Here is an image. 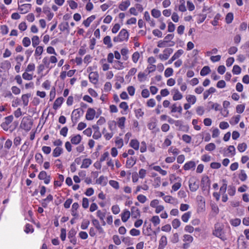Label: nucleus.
I'll return each mask as SVG.
<instances>
[{
    "mask_svg": "<svg viewBox=\"0 0 249 249\" xmlns=\"http://www.w3.org/2000/svg\"><path fill=\"white\" fill-rule=\"evenodd\" d=\"M129 34L127 30L123 29L120 32L119 35L113 38V41L114 42H122L123 41H127L128 39Z\"/></svg>",
    "mask_w": 249,
    "mask_h": 249,
    "instance_id": "1",
    "label": "nucleus"
},
{
    "mask_svg": "<svg viewBox=\"0 0 249 249\" xmlns=\"http://www.w3.org/2000/svg\"><path fill=\"white\" fill-rule=\"evenodd\" d=\"M84 110L82 108H79L74 109L71 116V121L75 125L78 122L80 117L83 115Z\"/></svg>",
    "mask_w": 249,
    "mask_h": 249,
    "instance_id": "2",
    "label": "nucleus"
},
{
    "mask_svg": "<svg viewBox=\"0 0 249 249\" xmlns=\"http://www.w3.org/2000/svg\"><path fill=\"white\" fill-rule=\"evenodd\" d=\"M213 234L223 241L226 240V238L224 235L223 228L219 225H215V230L213 231Z\"/></svg>",
    "mask_w": 249,
    "mask_h": 249,
    "instance_id": "3",
    "label": "nucleus"
},
{
    "mask_svg": "<svg viewBox=\"0 0 249 249\" xmlns=\"http://www.w3.org/2000/svg\"><path fill=\"white\" fill-rule=\"evenodd\" d=\"M18 9L20 12V14H24L28 12L31 9L32 5L31 4H19L20 2H18Z\"/></svg>",
    "mask_w": 249,
    "mask_h": 249,
    "instance_id": "4",
    "label": "nucleus"
},
{
    "mask_svg": "<svg viewBox=\"0 0 249 249\" xmlns=\"http://www.w3.org/2000/svg\"><path fill=\"white\" fill-rule=\"evenodd\" d=\"M211 181L208 176L203 177L201 181V185L203 190H209Z\"/></svg>",
    "mask_w": 249,
    "mask_h": 249,
    "instance_id": "5",
    "label": "nucleus"
},
{
    "mask_svg": "<svg viewBox=\"0 0 249 249\" xmlns=\"http://www.w3.org/2000/svg\"><path fill=\"white\" fill-rule=\"evenodd\" d=\"M173 52V50L171 48H167L163 51V54H160L159 56L161 60H167L170 55Z\"/></svg>",
    "mask_w": 249,
    "mask_h": 249,
    "instance_id": "6",
    "label": "nucleus"
},
{
    "mask_svg": "<svg viewBox=\"0 0 249 249\" xmlns=\"http://www.w3.org/2000/svg\"><path fill=\"white\" fill-rule=\"evenodd\" d=\"M189 186L192 192H195L199 187L198 181H196L195 179H190Z\"/></svg>",
    "mask_w": 249,
    "mask_h": 249,
    "instance_id": "7",
    "label": "nucleus"
},
{
    "mask_svg": "<svg viewBox=\"0 0 249 249\" xmlns=\"http://www.w3.org/2000/svg\"><path fill=\"white\" fill-rule=\"evenodd\" d=\"M32 123L28 120H25V121H22L20 124V127L22 129L25 130L26 131H29L32 128Z\"/></svg>",
    "mask_w": 249,
    "mask_h": 249,
    "instance_id": "8",
    "label": "nucleus"
},
{
    "mask_svg": "<svg viewBox=\"0 0 249 249\" xmlns=\"http://www.w3.org/2000/svg\"><path fill=\"white\" fill-rule=\"evenodd\" d=\"M96 111L92 108H89L86 115V118L88 120H92L95 115Z\"/></svg>",
    "mask_w": 249,
    "mask_h": 249,
    "instance_id": "9",
    "label": "nucleus"
},
{
    "mask_svg": "<svg viewBox=\"0 0 249 249\" xmlns=\"http://www.w3.org/2000/svg\"><path fill=\"white\" fill-rule=\"evenodd\" d=\"M99 74L97 72H91L89 74V78L90 81L94 84L97 83L98 81Z\"/></svg>",
    "mask_w": 249,
    "mask_h": 249,
    "instance_id": "10",
    "label": "nucleus"
},
{
    "mask_svg": "<svg viewBox=\"0 0 249 249\" xmlns=\"http://www.w3.org/2000/svg\"><path fill=\"white\" fill-rule=\"evenodd\" d=\"M137 159L135 157H131L129 158H127L126 162V167L127 168H131L133 167L136 162Z\"/></svg>",
    "mask_w": 249,
    "mask_h": 249,
    "instance_id": "11",
    "label": "nucleus"
},
{
    "mask_svg": "<svg viewBox=\"0 0 249 249\" xmlns=\"http://www.w3.org/2000/svg\"><path fill=\"white\" fill-rule=\"evenodd\" d=\"M132 217L134 218H137L140 217V211L139 209L135 206H133L131 208V213Z\"/></svg>",
    "mask_w": 249,
    "mask_h": 249,
    "instance_id": "12",
    "label": "nucleus"
},
{
    "mask_svg": "<svg viewBox=\"0 0 249 249\" xmlns=\"http://www.w3.org/2000/svg\"><path fill=\"white\" fill-rule=\"evenodd\" d=\"M167 244V238L163 235L161 237L159 241V245L158 249H163Z\"/></svg>",
    "mask_w": 249,
    "mask_h": 249,
    "instance_id": "13",
    "label": "nucleus"
},
{
    "mask_svg": "<svg viewBox=\"0 0 249 249\" xmlns=\"http://www.w3.org/2000/svg\"><path fill=\"white\" fill-rule=\"evenodd\" d=\"M58 28L62 32L67 31V33H70L69 25L68 22L61 23L58 25Z\"/></svg>",
    "mask_w": 249,
    "mask_h": 249,
    "instance_id": "14",
    "label": "nucleus"
},
{
    "mask_svg": "<svg viewBox=\"0 0 249 249\" xmlns=\"http://www.w3.org/2000/svg\"><path fill=\"white\" fill-rule=\"evenodd\" d=\"M172 92L174 93V96L173 97V100L177 101L180 100L182 98V95L179 92L178 89H173L172 90Z\"/></svg>",
    "mask_w": 249,
    "mask_h": 249,
    "instance_id": "15",
    "label": "nucleus"
},
{
    "mask_svg": "<svg viewBox=\"0 0 249 249\" xmlns=\"http://www.w3.org/2000/svg\"><path fill=\"white\" fill-rule=\"evenodd\" d=\"M64 101V98L62 97H60L57 98L54 102L53 105V108L56 110L59 107H60Z\"/></svg>",
    "mask_w": 249,
    "mask_h": 249,
    "instance_id": "16",
    "label": "nucleus"
},
{
    "mask_svg": "<svg viewBox=\"0 0 249 249\" xmlns=\"http://www.w3.org/2000/svg\"><path fill=\"white\" fill-rule=\"evenodd\" d=\"M130 216V212L126 209L124 210L121 215L122 220L124 222H126L127 220L129 218Z\"/></svg>",
    "mask_w": 249,
    "mask_h": 249,
    "instance_id": "17",
    "label": "nucleus"
},
{
    "mask_svg": "<svg viewBox=\"0 0 249 249\" xmlns=\"http://www.w3.org/2000/svg\"><path fill=\"white\" fill-rule=\"evenodd\" d=\"M82 140V137L79 134H77L73 137H71V142L72 144L77 145L79 144Z\"/></svg>",
    "mask_w": 249,
    "mask_h": 249,
    "instance_id": "18",
    "label": "nucleus"
},
{
    "mask_svg": "<svg viewBox=\"0 0 249 249\" xmlns=\"http://www.w3.org/2000/svg\"><path fill=\"white\" fill-rule=\"evenodd\" d=\"M196 167V163L193 161H190L186 162L183 166V168L185 170H189L191 169H195Z\"/></svg>",
    "mask_w": 249,
    "mask_h": 249,
    "instance_id": "19",
    "label": "nucleus"
},
{
    "mask_svg": "<svg viewBox=\"0 0 249 249\" xmlns=\"http://www.w3.org/2000/svg\"><path fill=\"white\" fill-rule=\"evenodd\" d=\"M107 178L103 176H101L96 180V183L102 186H106L107 184Z\"/></svg>",
    "mask_w": 249,
    "mask_h": 249,
    "instance_id": "20",
    "label": "nucleus"
},
{
    "mask_svg": "<svg viewBox=\"0 0 249 249\" xmlns=\"http://www.w3.org/2000/svg\"><path fill=\"white\" fill-rule=\"evenodd\" d=\"M130 4V2L129 0L122 2L119 6V9L122 11H125L129 7Z\"/></svg>",
    "mask_w": 249,
    "mask_h": 249,
    "instance_id": "21",
    "label": "nucleus"
},
{
    "mask_svg": "<svg viewBox=\"0 0 249 249\" xmlns=\"http://www.w3.org/2000/svg\"><path fill=\"white\" fill-rule=\"evenodd\" d=\"M96 17L95 16L92 15L88 18H87V19L84 20L83 24L86 26V27H88L89 26L91 22L95 19Z\"/></svg>",
    "mask_w": 249,
    "mask_h": 249,
    "instance_id": "22",
    "label": "nucleus"
},
{
    "mask_svg": "<svg viewBox=\"0 0 249 249\" xmlns=\"http://www.w3.org/2000/svg\"><path fill=\"white\" fill-rule=\"evenodd\" d=\"M129 145L136 150H138L139 148V142L136 139L131 140Z\"/></svg>",
    "mask_w": 249,
    "mask_h": 249,
    "instance_id": "23",
    "label": "nucleus"
},
{
    "mask_svg": "<svg viewBox=\"0 0 249 249\" xmlns=\"http://www.w3.org/2000/svg\"><path fill=\"white\" fill-rule=\"evenodd\" d=\"M63 153V149L60 147H56L53 152V156L54 157H59Z\"/></svg>",
    "mask_w": 249,
    "mask_h": 249,
    "instance_id": "24",
    "label": "nucleus"
},
{
    "mask_svg": "<svg viewBox=\"0 0 249 249\" xmlns=\"http://www.w3.org/2000/svg\"><path fill=\"white\" fill-rule=\"evenodd\" d=\"M216 91L215 88L213 87L210 88L209 89L206 90L203 93L204 99H206L210 94L214 93Z\"/></svg>",
    "mask_w": 249,
    "mask_h": 249,
    "instance_id": "25",
    "label": "nucleus"
},
{
    "mask_svg": "<svg viewBox=\"0 0 249 249\" xmlns=\"http://www.w3.org/2000/svg\"><path fill=\"white\" fill-rule=\"evenodd\" d=\"M104 43L107 46V47L110 48L112 47V44L111 42V38L110 36H107L103 39Z\"/></svg>",
    "mask_w": 249,
    "mask_h": 249,
    "instance_id": "26",
    "label": "nucleus"
},
{
    "mask_svg": "<svg viewBox=\"0 0 249 249\" xmlns=\"http://www.w3.org/2000/svg\"><path fill=\"white\" fill-rule=\"evenodd\" d=\"M91 160L89 159H85L83 160L82 164L81 166V168H87L91 164Z\"/></svg>",
    "mask_w": 249,
    "mask_h": 249,
    "instance_id": "27",
    "label": "nucleus"
},
{
    "mask_svg": "<svg viewBox=\"0 0 249 249\" xmlns=\"http://www.w3.org/2000/svg\"><path fill=\"white\" fill-rule=\"evenodd\" d=\"M171 112L172 113H175L177 111H178L179 113H182V108L181 106H179L178 107H177L176 104H173L171 106Z\"/></svg>",
    "mask_w": 249,
    "mask_h": 249,
    "instance_id": "28",
    "label": "nucleus"
},
{
    "mask_svg": "<svg viewBox=\"0 0 249 249\" xmlns=\"http://www.w3.org/2000/svg\"><path fill=\"white\" fill-rule=\"evenodd\" d=\"M175 179H178V182L175 183L172 186V189L174 191H177V190H178L180 188V187L181 186V182H180L181 179L180 178H179V177L175 178Z\"/></svg>",
    "mask_w": 249,
    "mask_h": 249,
    "instance_id": "29",
    "label": "nucleus"
},
{
    "mask_svg": "<svg viewBox=\"0 0 249 249\" xmlns=\"http://www.w3.org/2000/svg\"><path fill=\"white\" fill-rule=\"evenodd\" d=\"M31 94H25L22 95L21 100L24 106H27L29 102V98L31 97Z\"/></svg>",
    "mask_w": 249,
    "mask_h": 249,
    "instance_id": "30",
    "label": "nucleus"
},
{
    "mask_svg": "<svg viewBox=\"0 0 249 249\" xmlns=\"http://www.w3.org/2000/svg\"><path fill=\"white\" fill-rule=\"evenodd\" d=\"M113 68L117 70H122L124 68L123 63L119 60L114 61Z\"/></svg>",
    "mask_w": 249,
    "mask_h": 249,
    "instance_id": "31",
    "label": "nucleus"
},
{
    "mask_svg": "<svg viewBox=\"0 0 249 249\" xmlns=\"http://www.w3.org/2000/svg\"><path fill=\"white\" fill-rule=\"evenodd\" d=\"M125 120L126 119L124 117H122L121 118H118L117 124H118V126L121 129H123L124 127V123H125Z\"/></svg>",
    "mask_w": 249,
    "mask_h": 249,
    "instance_id": "32",
    "label": "nucleus"
},
{
    "mask_svg": "<svg viewBox=\"0 0 249 249\" xmlns=\"http://www.w3.org/2000/svg\"><path fill=\"white\" fill-rule=\"evenodd\" d=\"M211 71L210 69L209 66L204 67L200 71V75L201 76H205L208 74Z\"/></svg>",
    "mask_w": 249,
    "mask_h": 249,
    "instance_id": "33",
    "label": "nucleus"
},
{
    "mask_svg": "<svg viewBox=\"0 0 249 249\" xmlns=\"http://www.w3.org/2000/svg\"><path fill=\"white\" fill-rule=\"evenodd\" d=\"M191 215V212H188L184 213L181 216V220L184 222H187Z\"/></svg>",
    "mask_w": 249,
    "mask_h": 249,
    "instance_id": "34",
    "label": "nucleus"
},
{
    "mask_svg": "<svg viewBox=\"0 0 249 249\" xmlns=\"http://www.w3.org/2000/svg\"><path fill=\"white\" fill-rule=\"evenodd\" d=\"M238 177L242 181H244L247 179V175L244 170H240Z\"/></svg>",
    "mask_w": 249,
    "mask_h": 249,
    "instance_id": "35",
    "label": "nucleus"
},
{
    "mask_svg": "<svg viewBox=\"0 0 249 249\" xmlns=\"http://www.w3.org/2000/svg\"><path fill=\"white\" fill-rule=\"evenodd\" d=\"M241 49L247 53V55L249 56V41H247L242 46Z\"/></svg>",
    "mask_w": 249,
    "mask_h": 249,
    "instance_id": "36",
    "label": "nucleus"
},
{
    "mask_svg": "<svg viewBox=\"0 0 249 249\" xmlns=\"http://www.w3.org/2000/svg\"><path fill=\"white\" fill-rule=\"evenodd\" d=\"M247 145L245 142H243L242 143H239L237 146V149L240 152H243L247 149Z\"/></svg>",
    "mask_w": 249,
    "mask_h": 249,
    "instance_id": "37",
    "label": "nucleus"
},
{
    "mask_svg": "<svg viewBox=\"0 0 249 249\" xmlns=\"http://www.w3.org/2000/svg\"><path fill=\"white\" fill-rule=\"evenodd\" d=\"M233 19V15L232 13H229L227 14L225 20L227 24H230L232 22Z\"/></svg>",
    "mask_w": 249,
    "mask_h": 249,
    "instance_id": "38",
    "label": "nucleus"
},
{
    "mask_svg": "<svg viewBox=\"0 0 249 249\" xmlns=\"http://www.w3.org/2000/svg\"><path fill=\"white\" fill-rule=\"evenodd\" d=\"M236 188L233 185H229L228 186V193L231 196H233L235 195Z\"/></svg>",
    "mask_w": 249,
    "mask_h": 249,
    "instance_id": "39",
    "label": "nucleus"
},
{
    "mask_svg": "<svg viewBox=\"0 0 249 249\" xmlns=\"http://www.w3.org/2000/svg\"><path fill=\"white\" fill-rule=\"evenodd\" d=\"M215 148L216 146L213 143H210L207 144L205 147V150L208 151H213L215 149Z\"/></svg>",
    "mask_w": 249,
    "mask_h": 249,
    "instance_id": "40",
    "label": "nucleus"
},
{
    "mask_svg": "<svg viewBox=\"0 0 249 249\" xmlns=\"http://www.w3.org/2000/svg\"><path fill=\"white\" fill-rule=\"evenodd\" d=\"M32 45L34 47H36L40 42L39 37L37 36H34L32 38Z\"/></svg>",
    "mask_w": 249,
    "mask_h": 249,
    "instance_id": "41",
    "label": "nucleus"
},
{
    "mask_svg": "<svg viewBox=\"0 0 249 249\" xmlns=\"http://www.w3.org/2000/svg\"><path fill=\"white\" fill-rule=\"evenodd\" d=\"M186 100L190 103H192L193 105L194 104L196 101V98L195 95H189L186 97Z\"/></svg>",
    "mask_w": 249,
    "mask_h": 249,
    "instance_id": "42",
    "label": "nucleus"
},
{
    "mask_svg": "<svg viewBox=\"0 0 249 249\" xmlns=\"http://www.w3.org/2000/svg\"><path fill=\"white\" fill-rule=\"evenodd\" d=\"M35 159H36V161L39 164L42 163V162L43 161V156H42V154L40 153H36V154Z\"/></svg>",
    "mask_w": 249,
    "mask_h": 249,
    "instance_id": "43",
    "label": "nucleus"
},
{
    "mask_svg": "<svg viewBox=\"0 0 249 249\" xmlns=\"http://www.w3.org/2000/svg\"><path fill=\"white\" fill-rule=\"evenodd\" d=\"M151 15L153 17L158 18L160 16L161 13L160 10L153 9L151 11Z\"/></svg>",
    "mask_w": 249,
    "mask_h": 249,
    "instance_id": "44",
    "label": "nucleus"
},
{
    "mask_svg": "<svg viewBox=\"0 0 249 249\" xmlns=\"http://www.w3.org/2000/svg\"><path fill=\"white\" fill-rule=\"evenodd\" d=\"M180 221L178 219L176 218L172 222V225L174 229H177L180 226Z\"/></svg>",
    "mask_w": 249,
    "mask_h": 249,
    "instance_id": "45",
    "label": "nucleus"
},
{
    "mask_svg": "<svg viewBox=\"0 0 249 249\" xmlns=\"http://www.w3.org/2000/svg\"><path fill=\"white\" fill-rule=\"evenodd\" d=\"M245 108V105L244 104L238 105L236 107V112L238 113H242L243 112Z\"/></svg>",
    "mask_w": 249,
    "mask_h": 249,
    "instance_id": "46",
    "label": "nucleus"
},
{
    "mask_svg": "<svg viewBox=\"0 0 249 249\" xmlns=\"http://www.w3.org/2000/svg\"><path fill=\"white\" fill-rule=\"evenodd\" d=\"M230 223L233 226H238L241 223V220L239 218H235L230 220Z\"/></svg>",
    "mask_w": 249,
    "mask_h": 249,
    "instance_id": "47",
    "label": "nucleus"
},
{
    "mask_svg": "<svg viewBox=\"0 0 249 249\" xmlns=\"http://www.w3.org/2000/svg\"><path fill=\"white\" fill-rule=\"evenodd\" d=\"M151 222L153 223L155 226L159 224L160 223V219L158 216H153L151 220Z\"/></svg>",
    "mask_w": 249,
    "mask_h": 249,
    "instance_id": "48",
    "label": "nucleus"
},
{
    "mask_svg": "<svg viewBox=\"0 0 249 249\" xmlns=\"http://www.w3.org/2000/svg\"><path fill=\"white\" fill-rule=\"evenodd\" d=\"M34 229L33 228V226L32 225H30L29 224H27L25 226V229L24 230V231L26 233H28L29 232H34Z\"/></svg>",
    "mask_w": 249,
    "mask_h": 249,
    "instance_id": "49",
    "label": "nucleus"
},
{
    "mask_svg": "<svg viewBox=\"0 0 249 249\" xmlns=\"http://www.w3.org/2000/svg\"><path fill=\"white\" fill-rule=\"evenodd\" d=\"M223 181L224 182L222 185L221 186L220 188V193L222 194H226V191L227 188V184L225 180H223Z\"/></svg>",
    "mask_w": 249,
    "mask_h": 249,
    "instance_id": "50",
    "label": "nucleus"
},
{
    "mask_svg": "<svg viewBox=\"0 0 249 249\" xmlns=\"http://www.w3.org/2000/svg\"><path fill=\"white\" fill-rule=\"evenodd\" d=\"M22 43L24 47H27L31 44L30 39L28 37H25L22 40Z\"/></svg>",
    "mask_w": 249,
    "mask_h": 249,
    "instance_id": "51",
    "label": "nucleus"
},
{
    "mask_svg": "<svg viewBox=\"0 0 249 249\" xmlns=\"http://www.w3.org/2000/svg\"><path fill=\"white\" fill-rule=\"evenodd\" d=\"M140 58V53L138 52H135L132 56V61L135 63H136Z\"/></svg>",
    "mask_w": 249,
    "mask_h": 249,
    "instance_id": "52",
    "label": "nucleus"
},
{
    "mask_svg": "<svg viewBox=\"0 0 249 249\" xmlns=\"http://www.w3.org/2000/svg\"><path fill=\"white\" fill-rule=\"evenodd\" d=\"M92 223L93 225L95 227V228L99 231L102 230V228L100 225L99 222L98 220L96 219H93L92 220Z\"/></svg>",
    "mask_w": 249,
    "mask_h": 249,
    "instance_id": "53",
    "label": "nucleus"
},
{
    "mask_svg": "<svg viewBox=\"0 0 249 249\" xmlns=\"http://www.w3.org/2000/svg\"><path fill=\"white\" fill-rule=\"evenodd\" d=\"M184 53V51L180 49L178 50L177 52L175 53L172 57L175 59L178 58Z\"/></svg>",
    "mask_w": 249,
    "mask_h": 249,
    "instance_id": "54",
    "label": "nucleus"
},
{
    "mask_svg": "<svg viewBox=\"0 0 249 249\" xmlns=\"http://www.w3.org/2000/svg\"><path fill=\"white\" fill-rule=\"evenodd\" d=\"M241 69L238 65H234L233 67L232 72L234 74H239L241 73Z\"/></svg>",
    "mask_w": 249,
    "mask_h": 249,
    "instance_id": "55",
    "label": "nucleus"
},
{
    "mask_svg": "<svg viewBox=\"0 0 249 249\" xmlns=\"http://www.w3.org/2000/svg\"><path fill=\"white\" fill-rule=\"evenodd\" d=\"M173 73V70L172 68H168L164 71V75L166 77H168L171 76Z\"/></svg>",
    "mask_w": 249,
    "mask_h": 249,
    "instance_id": "56",
    "label": "nucleus"
},
{
    "mask_svg": "<svg viewBox=\"0 0 249 249\" xmlns=\"http://www.w3.org/2000/svg\"><path fill=\"white\" fill-rule=\"evenodd\" d=\"M182 139L185 142L189 143L191 142L192 138L189 135H188L187 134H184L182 135Z\"/></svg>",
    "mask_w": 249,
    "mask_h": 249,
    "instance_id": "57",
    "label": "nucleus"
},
{
    "mask_svg": "<svg viewBox=\"0 0 249 249\" xmlns=\"http://www.w3.org/2000/svg\"><path fill=\"white\" fill-rule=\"evenodd\" d=\"M108 127L109 129L112 131L116 129V123L115 121H111L108 123Z\"/></svg>",
    "mask_w": 249,
    "mask_h": 249,
    "instance_id": "58",
    "label": "nucleus"
},
{
    "mask_svg": "<svg viewBox=\"0 0 249 249\" xmlns=\"http://www.w3.org/2000/svg\"><path fill=\"white\" fill-rule=\"evenodd\" d=\"M109 184L113 188L116 189H118L119 188V185L118 182L113 180H110L109 181Z\"/></svg>",
    "mask_w": 249,
    "mask_h": 249,
    "instance_id": "59",
    "label": "nucleus"
},
{
    "mask_svg": "<svg viewBox=\"0 0 249 249\" xmlns=\"http://www.w3.org/2000/svg\"><path fill=\"white\" fill-rule=\"evenodd\" d=\"M196 112L197 115L199 116L202 115L204 112L205 110L204 109V107L202 106H199L196 109Z\"/></svg>",
    "mask_w": 249,
    "mask_h": 249,
    "instance_id": "60",
    "label": "nucleus"
},
{
    "mask_svg": "<svg viewBox=\"0 0 249 249\" xmlns=\"http://www.w3.org/2000/svg\"><path fill=\"white\" fill-rule=\"evenodd\" d=\"M97 215L100 218L101 221H103L106 215V213L103 212L101 210H98L97 212Z\"/></svg>",
    "mask_w": 249,
    "mask_h": 249,
    "instance_id": "61",
    "label": "nucleus"
},
{
    "mask_svg": "<svg viewBox=\"0 0 249 249\" xmlns=\"http://www.w3.org/2000/svg\"><path fill=\"white\" fill-rule=\"evenodd\" d=\"M43 51V48L42 46H38L36 47L35 51V55H40Z\"/></svg>",
    "mask_w": 249,
    "mask_h": 249,
    "instance_id": "62",
    "label": "nucleus"
},
{
    "mask_svg": "<svg viewBox=\"0 0 249 249\" xmlns=\"http://www.w3.org/2000/svg\"><path fill=\"white\" fill-rule=\"evenodd\" d=\"M22 77L25 80H31L33 79V76L27 72L25 71L22 74Z\"/></svg>",
    "mask_w": 249,
    "mask_h": 249,
    "instance_id": "63",
    "label": "nucleus"
},
{
    "mask_svg": "<svg viewBox=\"0 0 249 249\" xmlns=\"http://www.w3.org/2000/svg\"><path fill=\"white\" fill-rule=\"evenodd\" d=\"M137 199L142 203H144L147 200L146 197L142 195H139L137 196Z\"/></svg>",
    "mask_w": 249,
    "mask_h": 249,
    "instance_id": "64",
    "label": "nucleus"
}]
</instances>
